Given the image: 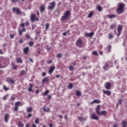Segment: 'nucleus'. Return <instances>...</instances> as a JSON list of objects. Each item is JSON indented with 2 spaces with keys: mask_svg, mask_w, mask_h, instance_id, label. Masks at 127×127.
<instances>
[{
  "mask_svg": "<svg viewBox=\"0 0 127 127\" xmlns=\"http://www.w3.org/2000/svg\"><path fill=\"white\" fill-rule=\"evenodd\" d=\"M126 5L124 3L120 2L118 3V7L116 9V12L118 14H122V13H124V11H125V9L124 7Z\"/></svg>",
  "mask_w": 127,
  "mask_h": 127,
  "instance_id": "1",
  "label": "nucleus"
},
{
  "mask_svg": "<svg viewBox=\"0 0 127 127\" xmlns=\"http://www.w3.org/2000/svg\"><path fill=\"white\" fill-rule=\"evenodd\" d=\"M101 109V105H98L96 106V108L95 109V112L96 114L98 116H104V117H106L107 116V111H102L100 112V110Z\"/></svg>",
  "mask_w": 127,
  "mask_h": 127,
  "instance_id": "2",
  "label": "nucleus"
},
{
  "mask_svg": "<svg viewBox=\"0 0 127 127\" xmlns=\"http://www.w3.org/2000/svg\"><path fill=\"white\" fill-rule=\"evenodd\" d=\"M70 15H71V11L68 10H66L65 12L64 13V15L61 17V21H66V20H68Z\"/></svg>",
  "mask_w": 127,
  "mask_h": 127,
  "instance_id": "3",
  "label": "nucleus"
},
{
  "mask_svg": "<svg viewBox=\"0 0 127 127\" xmlns=\"http://www.w3.org/2000/svg\"><path fill=\"white\" fill-rule=\"evenodd\" d=\"M23 106V103L20 102V101H17L15 103V106L14 107V112H17L18 111L19 107H22Z\"/></svg>",
  "mask_w": 127,
  "mask_h": 127,
  "instance_id": "4",
  "label": "nucleus"
},
{
  "mask_svg": "<svg viewBox=\"0 0 127 127\" xmlns=\"http://www.w3.org/2000/svg\"><path fill=\"white\" fill-rule=\"evenodd\" d=\"M56 5V2L55 1H53L49 3V5L48 7V9H51V10H53L55 6Z\"/></svg>",
  "mask_w": 127,
  "mask_h": 127,
  "instance_id": "5",
  "label": "nucleus"
},
{
  "mask_svg": "<svg viewBox=\"0 0 127 127\" xmlns=\"http://www.w3.org/2000/svg\"><path fill=\"white\" fill-rule=\"evenodd\" d=\"M124 28V27L123 25L121 24H119L117 27V30H118V34L117 35V36H120L121 35V33L123 32V29Z\"/></svg>",
  "mask_w": 127,
  "mask_h": 127,
  "instance_id": "6",
  "label": "nucleus"
},
{
  "mask_svg": "<svg viewBox=\"0 0 127 127\" xmlns=\"http://www.w3.org/2000/svg\"><path fill=\"white\" fill-rule=\"evenodd\" d=\"M12 11L13 12H16V14H22V12L20 10L19 8L17 7H13L12 9Z\"/></svg>",
  "mask_w": 127,
  "mask_h": 127,
  "instance_id": "7",
  "label": "nucleus"
},
{
  "mask_svg": "<svg viewBox=\"0 0 127 127\" xmlns=\"http://www.w3.org/2000/svg\"><path fill=\"white\" fill-rule=\"evenodd\" d=\"M31 20L32 22H34L35 20L39 21V19L36 17V15L35 14H32L31 15Z\"/></svg>",
  "mask_w": 127,
  "mask_h": 127,
  "instance_id": "8",
  "label": "nucleus"
},
{
  "mask_svg": "<svg viewBox=\"0 0 127 127\" xmlns=\"http://www.w3.org/2000/svg\"><path fill=\"white\" fill-rule=\"evenodd\" d=\"M75 44L77 47H82V45H83V42L81 39H78L76 41Z\"/></svg>",
  "mask_w": 127,
  "mask_h": 127,
  "instance_id": "9",
  "label": "nucleus"
},
{
  "mask_svg": "<svg viewBox=\"0 0 127 127\" xmlns=\"http://www.w3.org/2000/svg\"><path fill=\"white\" fill-rule=\"evenodd\" d=\"M2 64L3 65L4 67H6V66H8V65L9 64V59L6 58L4 59Z\"/></svg>",
  "mask_w": 127,
  "mask_h": 127,
  "instance_id": "10",
  "label": "nucleus"
},
{
  "mask_svg": "<svg viewBox=\"0 0 127 127\" xmlns=\"http://www.w3.org/2000/svg\"><path fill=\"white\" fill-rule=\"evenodd\" d=\"M10 118V115H9V114H5L4 116V122L6 123V124L8 123V120Z\"/></svg>",
  "mask_w": 127,
  "mask_h": 127,
  "instance_id": "11",
  "label": "nucleus"
},
{
  "mask_svg": "<svg viewBox=\"0 0 127 127\" xmlns=\"http://www.w3.org/2000/svg\"><path fill=\"white\" fill-rule=\"evenodd\" d=\"M90 118L92 120H95L96 121L99 120V117L96 115V113H93L90 115Z\"/></svg>",
  "mask_w": 127,
  "mask_h": 127,
  "instance_id": "12",
  "label": "nucleus"
},
{
  "mask_svg": "<svg viewBox=\"0 0 127 127\" xmlns=\"http://www.w3.org/2000/svg\"><path fill=\"white\" fill-rule=\"evenodd\" d=\"M102 92L103 94H105V95H107V96H110L111 95H112V91L111 90H102Z\"/></svg>",
  "mask_w": 127,
  "mask_h": 127,
  "instance_id": "13",
  "label": "nucleus"
},
{
  "mask_svg": "<svg viewBox=\"0 0 127 127\" xmlns=\"http://www.w3.org/2000/svg\"><path fill=\"white\" fill-rule=\"evenodd\" d=\"M105 85V89H107V90H111V87L112 86V83L111 82L109 83H106Z\"/></svg>",
  "mask_w": 127,
  "mask_h": 127,
  "instance_id": "14",
  "label": "nucleus"
},
{
  "mask_svg": "<svg viewBox=\"0 0 127 127\" xmlns=\"http://www.w3.org/2000/svg\"><path fill=\"white\" fill-rule=\"evenodd\" d=\"M6 82H7V83H9V84H14V80H13V79H12V78H10L9 77L7 78L6 79Z\"/></svg>",
  "mask_w": 127,
  "mask_h": 127,
  "instance_id": "15",
  "label": "nucleus"
},
{
  "mask_svg": "<svg viewBox=\"0 0 127 127\" xmlns=\"http://www.w3.org/2000/svg\"><path fill=\"white\" fill-rule=\"evenodd\" d=\"M93 104H101V100L100 99H95L90 103V105Z\"/></svg>",
  "mask_w": 127,
  "mask_h": 127,
  "instance_id": "16",
  "label": "nucleus"
},
{
  "mask_svg": "<svg viewBox=\"0 0 127 127\" xmlns=\"http://www.w3.org/2000/svg\"><path fill=\"white\" fill-rule=\"evenodd\" d=\"M94 34H95L94 32L91 33H85V36L86 37H93V36H94Z\"/></svg>",
  "mask_w": 127,
  "mask_h": 127,
  "instance_id": "17",
  "label": "nucleus"
},
{
  "mask_svg": "<svg viewBox=\"0 0 127 127\" xmlns=\"http://www.w3.org/2000/svg\"><path fill=\"white\" fill-rule=\"evenodd\" d=\"M23 51L24 54H28V52H29V47H26L23 49Z\"/></svg>",
  "mask_w": 127,
  "mask_h": 127,
  "instance_id": "18",
  "label": "nucleus"
},
{
  "mask_svg": "<svg viewBox=\"0 0 127 127\" xmlns=\"http://www.w3.org/2000/svg\"><path fill=\"white\" fill-rule=\"evenodd\" d=\"M55 70V66H52L51 67H50V68L49 70V74H50V75H51V74L53 73Z\"/></svg>",
  "mask_w": 127,
  "mask_h": 127,
  "instance_id": "19",
  "label": "nucleus"
},
{
  "mask_svg": "<svg viewBox=\"0 0 127 127\" xmlns=\"http://www.w3.org/2000/svg\"><path fill=\"white\" fill-rule=\"evenodd\" d=\"M40 11L41 12H43L44 10H45V5L42 4L40 5V6L39 7Z\"/></svg>",
  "mask_w": 127,
  "mask_h": 127,
  "instance_id": "20",
  "label": "nucleus"
},
{
  "mask_svg": "<svg viewBox=\"0 0 127 127\" xmlns=\"http://www.w3.org/2000/svg\"><path fill=\"white\" fill-rule=\"evenodd\" d=\"M33 88V84L32 83L29 84V87L28 88V92H32V88Z\"/></svg>",
  "mask_w": 127,
  "mask_h": 127,
  "instance_id": "21",
  "label": "nucleus"
},
{
  "mask_svg": "<svg viewBox=\"0 0 127 127\" xmlns=\"http://www.w3.org/2000/svg\"><path fill=\"white\" fill-rule=\"evenodd\" d=\"M96 9L97 10H98V11H99V12L103 11V8L102 7V6L100 5H98L96 6Z\"/></svg>",
  "mask_w": 127,
  "mask_h": 127,
  "instance_id": "22",
  "label": "nucleus"
},
{
  "mask_svg": "<svg viewBox=\"0 0 127 127\" xmlns=\"http://www.w3.org/2000/svg\"><path fill=\"white\" fill-rule=\"evenodd\" d=\"M107 17H109L110 19H113V18H116V17H117V15H115V14L108 15Z\"/></svg>",
  "mask_w": 127,
  "mask_h": 127,
  "instance_id": "23",
  "label": "nucleus"
},
{
  "mask_svg": "<svg viewBox=\"0 0 127 127\" xmlns=\"http://www.w3.org/2000/svg\"><path fill=\"white\" fill-rule=\"evenodd\" d=\"M116 27H117V24L114 23V24H112L110 25V29L113 30V29H115V28H116Z\"/></svg>",
  "mask_w": 127,
  "mask_h": 127,
  "instance_id": "24",
  "label": "nucleus"
},
{
  "mask_svg": "<svg viewBox=\"0 0 127 127\" xmlns=\"http://www.w3.org/2000/svg\"><path fill=\"white\" fill-rule=\"evenodd\" d=\"M75 95L77 97H81V96H82V93H81L80 90H77L75 92Z\"/></svg>",
  "mask_w": 127,
  "mask_h": 127,
  "instance_id": "25",
  "label": "nucleus"
},
{
  "mask_svg": "<svg viewBox=\"0 0 127 127\" xmlns=\"http://www.w3.org/2000/svg\"><path fill=\"white\" fill-rule=\"evenodd\" d=\"M127 122L126 121H123L122 123V127H127Z\"/></svg>",
  "mask_w": 127,
  "mask_h": 127,
  "instance_id": "26",
  "label": "nucleus"
},
{
  "mask_svg": "<svg viewBox=\"0 0 127 127\" xmlns=\"http://www.w3.org/2000/svg\"><path fill=\"white\" fill-rule=\"evenodd\" d=\"M45 82H49V77H46L42 80V83H45Z\"/></svg>",
  "mask_w": 127,
  "mask_h": 127,
  "instance_id": "27",
  "label": "nucleus"
},
{
  "mask_svg": "<svg viewBox=\"0 0 127 127\" xmlns=\"http://www.w3.org/2000/svg\"><path fill=\"white\" fill-rule=\"evenodd\" d=\"M108 67H109V64L106 63L103 66V70L104 71H107V68H108Z\"/></svg>",
  "mask_w": 127,
  "mask_h": 127,
  "instance_id": "28",
  "label": "nucleus"
},
{
  "mask_svg": "<svg viewBox=\"0 0 127 127\" xmlns=\"http://www.w3.org/2000/svg\"><path fill=\"white\" fill-rule=\"evenodd\" d=\"M94 14V12L93 11H91L88 15V18H91L92 16H93V15Z\"/></svg>",
  "mask_w": 127,
  "mask_h": 127,
  "instance_id": "29",
  "label": "nucleus"
},
{
  "mask_svg": "<svg viewBox=\"0 0 127 127\" xmlns=\"http://www.w3.org/2000/svg\"><path fill=\"white\" fill-rule=\"evenodd\" d=\"M25 36L26 38H27V39H30V40H32V38L30 37V35H28V34H26Z\"/></svg>",
  "mask_w": 127,
  "mask_h": 127,
  "instance_id": "30",
  "label": "nucleus"
},
{
  "mask_svg": "<svg viewBox=\"0 0 127 127\" xmlns=\"http://www.w3.org/2000/svg\"><path fill=\"white\" fill-rule=\"evenodd\" d=\"M28 45L30 47H32L34 45V42L33 41H30L28 42Z\"/></svg>",
  "mask_w": 127,
  "mask_h": 127,
  "instance_id": "31",
  "label": "nucleus"
},
{
  "mask_svg": "<svg viewBox=\"0 0 127 127\" xmlns=\"http://www.w3.org/2000/svg\"><path fill=\"white\" fill-rule=\"evenodd\" d=\"M18 125L19 127H24V124H23V123H22L21 121H19L18 123Z\"/></svg>",
  "mask_w": 127,
  "mask_h": 127,
  "instance_id": "32",
  "label": "nucleus"
},
{
  "mask_svg": "<svg viewBox=\"0 0 127 127\" xmlns=\"http://www.w3.org/2000/svg\"><path fill=\"white\" fill-rule=\"evenodd\" d=\"M16 60L17 63H23L22 60H21V58L16 59Z\"/></svg>",
  "mask_w": 127,
  "mask_h": 127,
  "instance_id": "33",
  "label": "nucleus"
},
{
  "mask_svg": "<svg viewBox=\"0 0 127 127\" xmlns=\"http://www.w3.org/2000/svg\"><path fill=\"white\" fill-rule=\"evenodd\" d=\"M20 74L21 76H24L25 75H26V72H25V70H21L20 73Z\"/></svg>",
  "mask_w": 127,
  "mask_h": 127,
  "instance_id": "34",
  "label": "nucleus"
},
{
  "mask_svg": "<svg viewBox=\"0 0 127 127\" xmlns=\"http://www.w3.org/2000/svg\"><path fill=\"white\" fill-rule=\"evenodd\" d=\"M114 38V34L112 33L109 34V39H113Z\"/></svg>",
  "mask_w": 127,
  "mask_h": 127,
  "instance_id": "35",
  "label": "nucleus"
},
{
  "mask_svg": "<svg viewBox=\"0 0 127 127\" xmlns=\"http://www.w3.org/2000/svg\"><path fill=\"white\" fill-rule=\"evenodd\" d=\"M27 113H31L32 112V107H28L27 109Z\"/></svg>",
  "mask_w": 127,
  "mask_h": 127,
  "instance_id": "36",
  "label": "nucleus"
},
{
  "mask_svg": "<svg viewBox=\"0 0 127 127\" xmlns=\"http://www.w3.org/2000/svg\"><path fill=\"white\" fill-rule=\"evenodd\" d=\"M67 88L68 89H69L70 90H71V89L73 88V84L70 83L68 85Z\"/></svg>",
  "mask_w": 127,
  "mask_h": 127,
  "instance_id": "37",
  "label": "nucleus"
},
{
  "mask_svg": "<svg viewBox=\"0 0 127 127\" xmlns=\"http://www.w3.org/2000/svg\"><path fill=\"white\" fill-rule=\"evenodd\" d=\"M49 111H50V108L49 107H47V108H45L44 109V112H49Z\"/></svg>",
  "mask_w": 127,
  "mask_h": 127,
  "instance_id": "38",
  "label": "nucleus"
},
{
  "mask_svg": "<svg viewBox=\"0 0 127 127\" xmlns=\"http://www.w3.org/2000/svg\"><path fill=\"white\" fill-rule=\"evenodd\" d=\"M93 55H95V56H99V54H98V52L96 51L92 52Z\"/></svg>",
  "mask_w": 127,
  "mask_h": 127,
  "instance_id": "39",
  "label": "nucleus"
},
{
  "mask_svg": "<svg viewBox=\"0 0 127 127\" xmlns=\"http://www.w3.org/2000/svg\"><path fill=\"white\" fill-rule=\"evenodd\" d=\"M57 58H62V54L59 53L57 55Z\"/></svg>",
  "mask_w": 127,
  "mask_h": 127,
  "instance_id": "40",
  "label": "nucleus"
},
{
  "mask_svg": "<svg viewBox=\"0 0 127 127\" xmlns=\"http://www.w3.org/2000/svg\"><path fill=\"white\" fill-rule=\"evenodd\" d=\"M12 3H16V2H18V0H11Z\"/></svg>",
  "mask_w": 127,
  "mask_h": 127,
  "instance_id": "41",
  "label": "nucleus"
},
{
  "mask_svg": "<svg viewBox=\"0 0 127 127\" xmlns=\"http://www.w3.org/2000/svg\"><path fill=\"white\" fill-rule=\"evenodd\" d=\"M111 49H112V46L111 45H109L108 52V53L111 52Z\"/></svg>",
  "mask_w": 127,
  "mask_h": 127,
  "instance_id": "42",
  "label": "nucleus"
},
{
  "mask_svg": "<svg viewBox=\"0 0 127 127\" xmlns=\"http://www.w3.org/2000/svg\"><path fill=\"white\" fill-rule=\"evenodd\" d=\"M69 69L70 71H73V70H74V66H73V65H70L69 66Z\"/></svg>",
  "mask_w": 127,
  "mask_h": 127,
  "instance_id": "43",
  "label": "nucleus"
},
{
  "mask_svg": "<svg viewBox=\"0 0 127 127\" xmlns=\"http://www.w3.org/2000/svg\"><path fill=\"white\" fill-rule=\"evenodd\" d=\"M35 124H36V125H38V124H39V119L38 118L36 119L35 120Z\"/></svg>",
  "mask_w": 127,
  "mask_h": 127,
  "instance_id": "44",
  "label": "nucleus"
},
{
  "mask_svg": "<svg viewBox=\"0 0 127 127\" xmlns=\"http://www.w3.org/2000/svg\"><path fill=\"white\" fill-rule=\"evenodd\" d=\"M30 23L28 21H26V22L25 23V26H29Z\"/></svg>",
  "mask_w": 127,
  "mask_h": 127,
  "instance_id": "45",
  "label": "nucleus"
},
{
  "mask_svg": "<svg viewBox=\"0 0 127 127\" xmlns=\"http://www.w3.org/2000/svg\"><path fill=\"white\" fill-rule=\"evenodd\" d=\"M19 42L20 43V44H22V43H23V39L22 38H20L19 40Z\"/></svg>",
  "mask_w": 127,
  "mask_h": 127,
  "instance_id": "46",
  "label": "nucleus"
},
{
  "mask_svg": "<svg viewBox=\"0 0 127 127\" xmlns=\"http://www.w3.org/2000/svg\"><path fill=\"white\" fill-rule=\"evenodd\" d=\"M52 60H48L47 61V64H51V63H52Z\"/></svg>",
  "mask_w": 127,
  "mask_h": 127,
  "instance_id": "47",
  "label": "nucleus"
},
{
  "mask_svg": "<svg viewBox=\"0 0 127 127\" xmlns=\"http://www.w3.org/2000/svg\"><path fill=\"white\" fill-rule=\"evenodd\" d=\"M78 120L80 121L81 122H83V118L81 117H79L78 118Z\"/></svg>",
  "mask_w": 127,
  "mask_h": 127,
  "instance_id": "48",
  "label": "nucleus"
},
{
  "mask_svg": "<svg viewBox=\"0 0 127 127\" xmlns=\"http://www.w3.org/2000/svg\"><path fill=\"white\" fill-rule=\"evenodd\" d=\"M3 90H4V91H8V88L5 85H3Z\"/></svg>",
  "mask_w": 127,
  "mask_h": 127,
  "instance_id": "49",
  "label": "nucleus"
},
{
  "mask_svg": "<svg viewBox=\"0 0 127 127\" xmlns=\"http://www.w3.org/2000/svg\"><path fill=\"white\" fill-rule=\"evenodd\" d=\"M49 28V23L46 24V29H48Z\"/></svg>",
  "mask_w": 127,
  "mask_h": 127,
  "instance_id": "50",
  "label": "nucleus"
},
{
  "mask_svg": "<svg viewBox=\"0 0 127 127\" xmlns=\"http://www.w3.org/2000/svg\"><path fill=\"white\" fill-rule=\"evenodd\" d=\"M10 37L11 39L14 38V34H10Z\"/></svg>",
  "mask_w": 127,
  "mask_h": 127,
  "instance_id": "51",
  "label": "nucleus"
},
{
  "mask_svg": "<svg viewBox=\"0 0 127 127\" xmlns=\"http://www.w3.org/2000/svg\"><path fill=\"white\" fill-rule=\"evenodd\" d=\"M120 105H122V103H123V99H119L118 101Z\"/></svg>",
  "mask_w": 127,
  "mask_h": 127,
  "instance_id": "52",
  "label": "nucleus"
},
{
  "mask_svg": "<svg viewBox=\"0 0 127 127\" xmlns=\"http://www.w3.org/2000/svg\"><path fill=\"white\" fill-rule=\"evenodd\" d=\"M46 72H42V77H45V76H46Z\"/></svg>",
  "mask_w": 127,
  "mask_h": 127,
  "instance_id": "53",
  "label": "nucleus"
},
{
  "mask_svg": "<svg viewBox=\"0 0 127 127\" xmlns=\"http://www.w3.org/2000/svg\"><path fill=\"white\" fill-rule=\"evenodd\" d=\"M32 117V114L29 113L27 115V118H31Z\"/></svg>",
  "mask_w": 127,
  "mask_h": 127,
  "instance_id": "54",
  "label": "nucleus"
},
{
  "mask_svg": "<svg viewBox=\"0 0 127 127\" xmlns=\"http://www.w3.org/2000/svg\"><path fill=\"white\" fill-rule=\"evenodd\" d=\"M18 33H19L20 36H21V35H22V31H21V30L19 31Z\"/></svg>",
  "mask_w": 127,
  "mask_h": 127,
  "instance_id": "55",
  "label": "nucleus"
},
{
  "mask_svg": "<svg viewBox=\"0 0 127 127\" xmlns=\"http://www.w3.org/2000/svg\"><path fill=\"white\" fill-rule=\"evenodd\" d=\"M35 94H36V95H38V94H39V90L38 89L36 90Z\"/></svg>",
  "mask_w": 127,
  "mask_h": 127,
  "instance_id": "56",
  "label": "nucleus"
},
{
  "mask_svg": "<svg viewBox=\"0 0 127 127\" xmlns=\"http://www.w3.org/2000/svg\"><path fill=\"white\" fill-rule=\"evenodd\" d=\"M20 26L21 27H24V26H25V25L23 23H22L21 24H20Z\"/></svg>",
  "mask_w": 127,
  "mask_h": 127,
  "instance_id": "57",
  "label": "nucleus"
},
{
  "mask_svg": "<svg viewBox=\"0 0 127 127\" xmlns=\"http://www.w3.org/2000/svg\"><path fill=\"white\" fill-rule=\"evenodd\" d=\"M21 31H22V32H25V31H26V29H25V28H23Z\"/></svg>",
  "mask_w": 127,
  "mask_h": 127,
  "instance_id": "58",
  "label": "nucleus"
},
{
  "mask_svg": "<svg viewBox=\"0 0 127 127\" xmlns=\"http://www.w3.org/2000/svg\"><path fill=\"white\" fill-rule=\"evenodd\" d=\"M44 92H45V93H46V95H47V94H49V90H46V91Z\"/></svg>",
  "mask_w": 127,
  "mask_h": 127,
  "instance_id": "59",
  "label": "nucleus"
},
{
  "mask_svg": "<svg viewBox=\"0 0 127 127\" xmlns=\"http://www.w3.org/2000/svg\"><path fill=\"white\" fill-rule=\"evenodd\" d=\"M17 67H18V66L17 65H15L14 66H13L14 69L17 70Z\"/></svg>",
  "mask_w": 127,
  "mask_h": 127,
  "instance_id": "60",
  "label": "nucleus"
},
{
  "mask_svg": "<svg viewBox=\"0 0 127 127\" xmlns=\"http://www.w3.org/2000/svg\"><path fill=\"white\" fill-rule=\"evenodd\" d=\"M11 100H12V101H14V100H15V97L13 96L11 97Z\"/></svg>",
  "mask_w": 127,
  "mask_h": 127,
  "instance_id": "61",
  "label": "nucleus"
},
{
  "mask_svg": "<svg viewBox=\"0 0 127 127\" xmlns=\"http://www.w3.org/2000/svg\"><path fill=\"white\" fill-rule=\"evenodd\" d=\"M64 119H65V120H68V115H65Z\"/></svg>",
  "mask_w": 127,
  "mask_h": 127,
  "instance_id": "62",
  "label": "nucleus"
},
{
  "mask_svg": "<svg viewBox=\"0 0 127 127\" xmlns=\"http://www.w3.org/2000/svg\"><path fill=\"white\" fill-rule=\"evenodd\" d=\"M3 101H5V100H6V95H5L4 96H3Z\"/></svg>",
  "mask_w": 127,
  "mask_h": 127,
  "instance_id": "63",
  "label": "nucleus"
},
{
  "mask_svg": "<svg viewBox=\"0 0 127 127\" xmlns=\"http://www.w3.org/2000/svg\"><path fill=\"white\" fill-rule=\"evenodd\" d=\"M114 127H118V124L117 123H115L113 125Z\"/></svg>",
  "mask_w": 127,
  "mask_h": 127,
  "instance_id": "64",
  "label": "nucleus"
}]
</instances>
